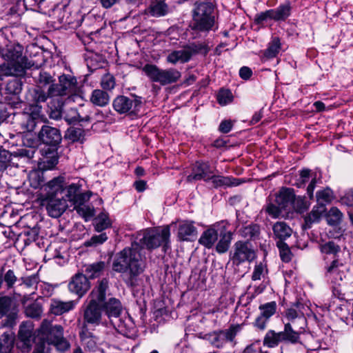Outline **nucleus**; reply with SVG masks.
<instances>
[{"label":"nucleus","instance_id":"f257e3e1","mask_svg":"<svg viewBox=\"0 0 353 353\" xmlns=\"http://www.w3.org/2000/svg\"><path fill=\"white\" fill-rule=\"evenodd\" d=\"M145 261L140 250L135 246L127 247L117 252L112 261V269L121 273L123 280L129 287L137 285L138 276L144 271Z\"/></svg>","mask_w":353,"mask_h":353},{"label":"nucleus","instance_id":"f03ea898","mask_svg":"<svg viewBox=\"0 0 353 353\" xmlns=\"http://www.w3.org/2000/svg\"><path fill=\"white\" fill-rule=\"evenodd\" d=\"M3 39L5 43L0 45V54L5 62L0 65V79L8 76H22L32 64L23 55L22 46Z\"/></svg>","mask_w":353,"mask_h":353},{"label":"nucleus","instance_id":"7ed1b4c3","mask_svg":"<svg viewBox=\"0 0 353 353\" xmlns=\"http://www.w3.org/2000/svg\"><path fill=\"white\" fill-rule=\"evenodd\" d=\"M109 289V279L103 278L98 281L88 297V304L83 312L84 321L88 324L98 325L102 319V309L100 303L104 300Z\"/></svg>","mask_w":353,"mask_h":353},{"label":"nucleus","instance_id":"20e7f679","mask_svg":"<svg viewBox=\"0 0 353 353\" xmlns=\"http://www.w3.org/2000/svg\"><path fill=\"white\" fill-rule=\"evenodd\" d=\"M170 236V227L168 225L162 229L148 228L140 230L132 236V246H135L139 250L146 248L152 250L163 246L165 250L169 243Z\"/></svg>","mask_w":353,"mask_h":353},{"label":"nucleus","instance_id":"39448f33","mask_svg":"<svg viewBox=\"0 0 353 353\" xmlns=\"http://www.w3.org/2000/svg\"><path fill=\"white\" fill-rule=\"evenodd\" d=\"M215 26V12L212 3L196 1L192 11V20L190 23L192 30L208 32Z\"/></svg>","mask_w":353,"mask_h":353},{"label":"nucleus","instance_id":"423d86ee","mask_svg":"<svg viewBox=\"0 0 353 353\" xmlns=\"http://www.w3.org/2000/svg\"><path fill=\"white\" fill-rule=\"evenodd\" d=\"M142 71L153 82L159 83L161 85L172 84L181 78V72L174 68L160 69L153 64H146Z\"/></svg>","mask_w":353,"mask_h":353},{"label":"nucleus","instance_id":"0eeeda50","mask_svg":"<svg viewBox=\"0 0 353 353\" xmlns=\"http://www.w3.org/2000/svg\"><path fill=\"white\" fill-rule=\"evenodd\" d=\"M299 340V332L294 330L290 323H285L284 330L282 332H276L272 330L268 331L263 339V344L268 347H274L281 341L296 343Z\"/></svg>","mask_w":353,"mask_h":353},{"label":"nucleus","instance_id":"6e6552de","mask_svg":"<svg viewBox=\"0 0 353 353\" xmlns=\"http://www.w3.org/2000/svg\"><path fill=\"white\" fill-rule=\"evenodd\" d=\"M208 51L209 48L205 43H194L184 47L181 50L172 52L167 57V61L172 64H176L178 62L185 63L188 62L193 55L198 53L206 54Z\"/></svg>","mask_w":353,"mask_h":353},{"label":"nucleus","instance_id":"1a4fd4ad","mask_svg":"<svg viewBox=\"0 0 353 353\" xmlns=\"http://www.w3.org/2000/svg\"><path fill=\"white\" fill-rule=\"evenodd\" d=\"M100 304L102 310L110 320L113 326L122 331L124 325L120 319V315L123 311V305L120 300L114 297L106 299L105 297Z\"/></svg>","mask_w":353,"mask_h":353},{"label":"nucleus","instance_id":"9d476101","mask_svg":"<svg viewBox=\"0 0 353 353\" xmlns=\"http://www.w3.org/2000/svg\"><path fill=\"white\" fill-rule=\"evenodd\" d=\"M347 269L345 263L342 259L336 258L325 266V276L331 283L340 285L346 276Z\"/></svg>","mask_w":353,"mask_h":353},{"label":"nucleus","instance_id":"9b49d317","mask_svg":"<svg viewBox=\"0 0 353 353\" xmlns=\"http://www.w3.org/2000/svg\"><path fill=\"white\" fill-rule=\"evenodd\" d=\"M112 105L119 114H136L141 108V101L138 98L119 96L114 99Z\"/></svg>","mask_w":353,"mask_h":353},{"label":"nucleus","instance_id":"f8f14e48","mask_svg":"<svg viewBox=\"0 0 353 353\" xmlns=\"http://www.w3.org/2000/svg\"><path fill=\"white\" fill-rule=\"evenodd\" d=\"M43 203L48 215L52 218L61 216L68 208L67 200L63 196H45Z\"/></svg>","mask_w":353,"mask_h":353},{"label":"nucleus","instance_id":"ddd939ff","mask_svg":"<svg viewBox=\"0 0 353 353\" xmlns=\"http://www.w3.org/2000/svg\"><path fill=\"white\" fill-rule=\"evenodd\" d=\"M254 251L247 242L237 241L234 245V251L231 253L233 263L239 265L245 261H252L255 258Z\"/></svg>","mask_w":353,"mask_h":353},{"label":"nucleus","instance_id":"4468645a","mask_svg":"<svg viewBox=\"0 0 353 353\" xmlns=\"http://www.w3.org/2000/svg\"><path fill=\"white\" fill-rule=\"evenodd\" d=\"M39 333L41 335V339L37 344H41L43 341H56L62 338L63 329L61 325H52L50 321L44 319L39 329Z\"/></svg>","mask_w":353,"mask_h":353},{"label":"nucleus","instance_id":"2eb2a0df","mask_svg":"<svg viewBox=\"0 0 353 353\" xmlns=\"http://www.w3.org/2000/svg\"><path fill=\"white\" fill-rule=\"evenodd\" d=\"M290 15V6L281 5L275 9L268 10L261 12L256 16L255 21L257 23H262L268 19L276 21L284 20Z\"/></svg>","mask_w":353,"mask_h":353},{"label":"nucleus","instance_id":"dca6fc26","mask_svg":"<svg viewBox=\"0 0 353 353\" xmlns=\"http://www.w3.org/2000/svg\"><path fill=\"white\" fill-rule=\"evenodd\" d=\"M90 288V283L87 276L81 273H77L72 276L68 284L69 290L78 295L83 296Z\"/></svg>","mask_w":353,"mask_h":353},{"label":"nucleus","instance_id":"f3484780","mask_svg":"<svg viewBox=\"0 0 353 353\" xmlns=\"http://www.w3.org/2000/svg\"><path fill=\"white\" fill-rule=\"evenodd\" d=\"M213 170L207 162H196L192 168V172L187 176L188 182L204 179L209 181Z\"/></svg>","mask_w":353,"mask_h":353},{"label":"nucleus","instance_id":"a211bd4d","mask_svg":"<svg viewBox=\"0 0 353 353\" xmlns=\"http://www.w3.org/2000/svg\"><path fill=\"white\" fill-rule=\"evenodd\" d=\"M197 229L192 221H181L178 224L177 236L180 241H192L197 236Z\"/></svg>","mask_w":353,"mask_h":353},{"label":"nucleus","instance_id":"6ab92c4d","mask_svg":"<svg viewBox=\"0 0 353 353\" xmlns=\"http://www.w3.org/2000/svg\"><path fill=\"white\" fill-rule=\"evenodd\" d=\"M223 223H216L205 230L200 236L199 243L207 248H211L218 239L219 230Z\"/></svg>","mask_w":353,"mask_h":353},{"label":"nucleus","instance_id":"aec40b11","mask_svg":"<svg viewBox=\"0 0 353 353\" xmlns=\"http://www.w3.org/2000/svg\"><path fill=\"white\" fill-rule=\"evenodd\" d=\"M69 348V343L63 339L52 341H43L41 344H37V350L34 353H48L54 350L65 352Z\"/></svg>","mask_w":353,"mask_h":353},{"label":"nucleus","instance_id":"412c9836","mask_svg":"<svg viewBox=\"0 0 353 353\" xmlns=\"http://www.w3.org/2000/svg\"><path fill=\"white\" fill-rule=\"evenodd\" d=\"M39 139L45 144L57 145L61 140L59 130L55 128L43 125L39 133Z\"/></svg>","mask_w":353,"mask_h":353},{"label":"nucleus","instance_id":"4be33fe9","mask_svg":"<svg viewBox=\"0 0 353 353\" xmlns=\"http://www.w3.org/2000/svg\"><path fill=\"white\" fill-rule=\"evenodd\" d=\"M145 12L151 17H161L168 14L170 8L165 0H152Z\"/></svg>","mask_w":353,"mask_h":353},{"label":"nucleus","instance_id":"5701e85b","mask_svg":"<svg viewBox=\"0 0 353 353\" xmlns=\"http://www.w3.org/2000/svg\"><path fill=\"white\" fill-rule=\"evenodd\" d=\"M219 235L221 239L216 245V250L220 254L225 253L229 249L232 240V232L227 230L226 223L224 222L222 224Z\"/></svg>","mask_w":353,"mask_h":353},{"label":"nucleus","instance_id":"b1692460","mask_svg":"<svg viewBox=\"0 0 353 353\" xmlns=\"http://www.w3.org/2000/svg\"><path fill=\"white\" fill-rule=\"evenodd\" d=\"M77 305L74 301H62L52 299L50 303V311L54 315H61L73 310Z\"/></svg>","mask_w":353,"mask_h":353},{"label":"nucleus","instance_id":"393cba45","mask_svg":"<svg viewBox=\"0 0 353 353\" xmlns=\"http://www.w3.org/2000/svg\"><path fill=\"white\" fill-rule=\"evenodd\" d=\"M274 239L276 242H284L292 233V229L283 221L276 222L272 227Z\"/></svg>","mask_w":353,"mask_h":353},{"label":"nucleus","instance_id":"a878e982","mask_svg":"<svg viewBox=\"0 0 353 353\" xmlns=\"http://www.w3.org/2000/svg\"><path fill=\"white\" fill-rule=\"evenodd\" d=\"M294 201V194L293 190L290 188H282L275 197V203L280 208H285Z\"/></svg>","mask_w":353,"mask_h":353},{"label":"nucleus","instance_id":"bb28decb","mask_svg":"<svg viewBox=\"0 0 353 353\" xmlns=\"http://www.w3.org/2000/svg\"><path fill=\"white\" fill-rule=\"evenodd\" d=\"M64 178L63 176L54 177L44 185L46 192L45 196H58L63 190Z\"/></svg>","mask_w":353,"mask_h":353},{"label":"nucleus","instance_id":"cd10ccee","mask_svg":"<svg viewBox=\"0 0 353 353\" xmlns=\"http://www.w3.org/2000/svg\"><path fill=\"white\" fill-rule=\"evenodd\" d=\"M285 318L288 321V323H290L292 327L294 325L295 328L303 329L305 325L306 319L303 312H297L295 309H288L285 312Z\"/></svg>","mask_w":353,"mask_h":353},{"label":"nucleus","instance_id":"c85d7f7f","mask_svg":"<svg viewBox=\"0 0 353 353\" xmlns=\"http://www.w3.org/2000/svg\"><path fill=\"white\" fill-rule=\"evenodd\" d=\"M34 330L33 323L30 321L23 322L19 326V339L23 342L24 345H30L31 338Z\"/></svg>","mask_w":353,"mask_h":353},{"label":"nucleus","instance_id":"c756f323","mask_svg":"<svg viewBox=\"0 0 353 353\" xmlns=\"http://www.w3.org/2000/svg\"><path fill=\"white\" fill-rule=\"evenodd\" d=\"M79 185L76 183H72L67 188L66 196L72 205L85 201L86 195L79 193Z\"/></svg>","mask_w":353,"mask_h":353},{"label":"nucleus","instance_id":"7c9ffc66","mask_svg":"<svg viewBox=\"0 0 353 353\" xmlns=\"http://www.w3.org/2000/svg\"><path fill=\"white\" fill-rule=\"evenodd\" d=\"M61 90L65 92V94H70L76 90L77 80L70 75L63 74L59 78Z\"/></svg>","mask_w":353,"mask_h":353},{"label":"nucleus","instance_id":"2f4dec72","mask_svg":"<svg viewBox=\"0 0 353 353\" xmlns=\"http://www.w3.org/2000/svg\"><path fill=\"white\" fill-rule=\"evenodd\" d=\"M326 208L323 205L314 206L310 214L305 216V225L310 228L311 225L320 221L322 215L325 212Z\"/></svg>","mask_w":353,"mask_h":353},{"label":"nucleus","instance_id":"473e14b6","mask_svg":"<svg viewBox=\"0 0 353 353\" xmlns=\"http://www.w3.org/2000/svg\"><path fill=\"white\" fill-rule=\"evenodd\" d=\"M90 100L94 105L104 107L109 103L110 96L106 92L96 89L92 91Z\"/></svg>","mask_w":353,"mask_h":353},{"label":"nucleus","instance_id":"72a5a7b5","mask_svg":"<svg viewBox=\"0 0 353 353\" xmlns=\"http://www.w3.org/2000/svg\"><path fill=\"white\" fill-rule=\"evenodd\" d=\"M106 268L104 261H97L85 266V272L90 279L100 276Z\"/></svg>","mask_w":353,"mask_h":353},{"label":"nucleus","instance_id":"f704fd0d","mask_svg":"<svg viewBox=\"0 0 353 353\" xmlns=\"http://www.w3.org/2000/svg\"><path fill=\"white\" fill-rule=\"evenodd\" d=\"M81 347L74 353H83V352H95L97 350V343L92 335H81Z\"/></svg>","mask_w":353,"mask_h":353},{"label":"nucleus","instance_id":"c9c22d12","mask_svg":"<svg viewBox=\"0 0 353 353\" xmlns=\"http://www.w3.org/2000/svg\"><path fill=\"white\" fill-rule=\"evenodd\" d=\"M63 101L61 99H53L48 103L50 108L49 116L51 119L58 120L61 119Z\"/></svg>","mask_w":353,"mask_h":353},{"label":"nucleus","instance_id":"e433bc0d","mask_svg":"<svg viewBox=\"0 0 353 353\" xmlns=\"http://www.w3.org/2000/svg\"><path fill=\"white\" fill-rule=\"evenodd\" d=\"M316 197L318 205H323L325 207L326 204L332 202L334 196L333 191L330 188L327 187L317 191Z\"/></svg>","mask_w":353,"mask_h":353},{"label":"nucleus","instance_id":"4c0bfd02","mask_svg":"<svg viewBox=\"0 0 353 353\" xmlns=\"http://www.w3.org/2000/svg\"><path fill=\"white\" fill-rule=\"evenodd\" d=\"M14 340L12 333H3L0 337V353H10L14 345Z\"/></svg>","mask_w":353,"mask_h":353},{"label":"nucleus","instance_id":"58836bf2","mask_svg":"<svg viewBox=\"0 0 353 353\" xmlns=\"http://www.w3.org/2000/svg\"><path fill=\"white\" fill-rule=\"evenodd\" d=\"M85 135L84 130L72 127L67 130L65 137L72 142L83 143L85 139Z\"/></svg>","mask_w":353,"mask_h":353},{"label":"nucleus","instance_id":"ea45409f","mask_svg":"<svg viewBox=\"0 0 353 353\" xmlns=\"http://www.w3.org/2000/svg\"><path fill=\"white\" fill-rule=\"evenodd\" d=\"M210 180L212 181L214 187L218 188L221 186H235L239 183L236 182V179L230 177H225L221 176H216L213 174H211Z\"/></svg>","mask_w":353,"mask_h":353},{"label":"nucleus","instance_id":"a19ab883","mask_svg":"<svg viewBox=\"0 0 353 353\" xmlns=\"http://www.w3.org/2000/svg\"><path fill=\"white\" fill-rule=\"evenodd\" d=\"M112 225L109 216L105 212L100 213L95 220V230L97 232H101Z\"/></svg>","mask_w":353,"mask_h":353},{"label":"nucleus","instance_id":"79ce46f5","mask_svg":"<svg viewBox=\"0 0 353 353\" xmlns=\"http://www.w3.org/2000/svg\"><path fill=\"white\" fill-rule=\"evenodd\" d=\"M281 50V43L279 38H274L269 43L268 48L264 52V56L267 59L275 57Z\"/></svg>","mask_w":353,"mask_h":353},{"label":"nucleus","instance_id":"37998d69","mask_svg":"<svg viewBox=\"0 0 353 353\" xmlns=\"http://www.w3.org/2000/svg\"><path fill=\"white\" fill-rule=\"evenodd\" d=\"M65 119L69 123H72L80 121H88L90 117L88 115L81 117L75 108H70L67 111Z\"/></svg>","mask_w":353,"mask_h":353},{"label":"nucleus","instance_id":"c03bdc74","mask_svg":"<svg viewBox=\"0 0 353 353\" xmlns=\"http://www.w3.org/2000/svg\"><path fill=\"white\" fill-rule=\"evenodd\" d=\"M73 205L74 209L77 210V213L86 220L92 218L94 215V208L85 205L84 202H81V203H75Z\"/></svg>","mask_w":353,"mask_h":353},{"label":"nucleus","instance_id":"a18cd8bd","mask_svg":"<svg viewBox=\"0 0 353 353\" xmlns=\"http://www.w3.org/2000/svg\"><path fill=\"white\" fill-rule=\"evenodd\" d=\"M204 339L209 341L212 345L216 347H222L225 343L223 336L222 335V331L219 332H214L205 334Z\"/></svg>","mask_w":353,"mask_h":353},{"label":"nucleus","instance_id":"49530a36","mask_svg":"<svg viewBox=\"0 0 353 353\" xmlns=\"http://www.w3.org/2000/svg\"><path fill=\"white\" fill-rule=\"evenodd\" d=\"M342 212L336 207L331 208L327 214V223L331 225L339 224L342 221Z\"/></svg>","mask_w":353,"mask_h":353},{"label":"nucleus","instance_id":"de8ad7c7","mask_svg":"<svg viewBox=\"0 0 353 353\" xmlns=\"http://www.w3.org/2000/svg\"><path fill=\"white\" fill-rule=\"evenodd\" d=\"M21 82L19 79L9 81L5 88V93L17 97L21 91Z\"/></svg>","mask_w":353,"mask_h":353},{"label":"nucleus","instance_id":"09e8293b","mask_svg":"<svg viewBox=\"0 0 353 353\" xmlns=\"http://www.w3.org/2000/svg\"><path fill=\"white\" fill-rule=\"evenodd\" d=\"M42 312L41 305L37 302H33L25 307L26 315L30 318H39Z\"/></svg>","mask_w":353,"mask_h":353},{"label":"nucleus","instance_id":"8fccbe9b","mask_svg":"<svg viewBox=\"0 0 353 353\" xmlns=\"http://www.w3.org/2000/svg\"><path fill=\"white\" fill-rule=\"evenodd\" d=\"M233 99V94L229 90L221 89L219 90L216 96L218 103L222 106L232 103Z\"/></svg>","mask_w":353,"mask_h":353},{"label":"nucleus","instance_id":"3c124183","mask_svg":"<svg viewBox=\"0 0 353 353\" xmlns=\"http://www.w3.org/2000/svg\"><path fill=\"white\" fill-rule=\"evenodd\" d=\"M276 246L279 248L281 260L283 262H289L292 259V252L289 246L285 242L281 241L276 242Z\"/></svg>","mask_w":353,"mask_h":353},{"label":"nucleus","instance_id":"603ef678","mask_svg":"<svg viewBox=\"0 0 353 353\" xmlns=\"http://www.w3.org/2000/svg\"><path fill=\"white\" fill-rule=\"evenodd\" d=\"M276 304L275 302H270L263 305H261L259 306V310L261 313V315L265 317L266 319H270L272 315L274 314L276 312Z\"/></svg>","mask_w":353,"mask_h":353},{"label":"nucleus","instance_id":"864d4df0","mask_svg":"<svg viewBox=\"0 0 353 353\" xmlns=\"http://www.w3.org/2000/svg\"><path fill=\"white\" fill-rule=\"evenodd\" d=\"M320 250L321 252L323 254H334V256H336L337 258H339L337 254L340 251V248L332 241H329L326 243L321 245Z\"/></svg>","mask_w":353,"mask_h":353},{"label":"nucleus","instance_id":"5fc2aeb1","mask_svg":"<svg viewBox=\"0 0 353 353\" xmlns=\"http://www.w3.org/2000/svg\"><path fill=\"white\" fill-rule=\"evenodd\" d=\"M241 330V325H236L231 326L225 331H222V335L223 336L224 341H232Z\"/></svg>","mask_w":353,"mask_h":353},{"label":"nucleus","instance_id":"6e6d98bb","mask_svg":"<svg viewBox=\"0 0 353 353\" xmlns=\"http://www.w3.org/2000/svg\"><path fill=\"white\" fill-rule=\"evenodd\" d=\"M108 239L106 233H101L99 235H94L91 239L84 243V245L87 247L89 246H97L103 243Z\"/></svg>","mask_w":353,"mask_h":353},{"label":"nucleus","instance_id":"4d7b16f0","mask_svg":"<svg viewBox=\"0 0 353 353\" xmlns=\"http://www.w3.org/2000/svg\"><path fill=\"white\" fill-rule=\"evenodd\" d=\"M115 79L110 74H106L103 76L101 81V85L103 90H111L115 87Z\"/></svg>","mask_w":353,"mask_h":353},{"label":"nucleus","instance_id":"13d9d810","mask_svg":"<svg viewBox=\"0 0 353 353\" xmlns=\"http://www.w3.org/2000/svg\"><path fill=\"white\" fill-rule=\"evenodd\" d=\"M65 92H62L61 90L60 82L58 83H54L49 86L48 88V96L50 98L53 99H61L60 97L64 96Z\"/></svg>","mask_w":353,"mask_h":353},{"label":"nucleus","instance_id":"bf43d9fd","mask_svg":"<svg viewBox=\"0 0 353 353\" xmlns=\"http://www.w3.org/2000/svg\"><path fill=\"white\" fill-rule=\"evenodd\" d=\"M3 281L6 283L8 288H11L13 287L14 284L17 281V276H15L13 270H9L6 272L3 277Z\"/></svg>","mask_w":353,"mask_h":353},{"label":"nucleus","instance_id":"052dcab7","mask_svg":"<svg viewBox=\"0 0 353 353\" xmlns=\"http://www.w3.org/2000/svg\"><path fill=\"white\" fill-rule=\"evenodd\" d=\"M266 272V267L263 263H260L255 265L254 272L252 273V279L254 281L260 280L261 276Z\"/></svg>","mask_w":353,"mask_h":353},{"label":"nucleus","instance_id":"680f3d73","mask_svg":"<svg viewBox=\"0 0 353 353\" xmlns=\"http://www.w3.org/2000/svg\"><path fill=\"white\" fill-rule=\"evenodd\" d=\"M11 299L8 297L0 298V316L8 313L11 305Z\"/></svg>","mask_w":353,"mask_h":353},{"label":"nucleus","instance_id":"e2e57ef3","mask_svg":"<svg viewBox=\"0 0 353 353\" xmlns=\"http://www.w3.org/2000/svg\"><path fill=\"white\" fill-rule=\"evenodd\" d=\"M282 210L283 209L280 208L279 205L273 203H269L266 207V212L273 218H277Z\"/></svg>","mask_w":353,"mask_h":353},{"label":"nucleus","instance_id":"0e129e2a","mask_svg":"<svg viewBox=\"0 0 353 353\" xmlns=\"http://www.w3.org/2000/svg\"><path fill=\"white\" fill-rule=\"evenodd\" d=\"M23 283L28 288H35L39 283V277L36 274L24 277Z\"/></svg>","mask_w":353,"mask_h":353},{"label":"nucleus","instance_id":"69168bd1","mask_svg":"<svg viewBox=\"0 0 353 353\" xmlns=\"http://www.w3.org/2000/svg\"><path fill=\"white\" fill-rule=\"evenodd\" d=\"M294 201V208L300 213L304 212L309 208V204L303 199L299 198Z\"/></svg>","mask_w":353,"mask_h":353},{"label":"nucleus","instance_id":"338daca9","mask_svg":"<svg viewBox=\"0 0 353 353\" xmlns=\"http://www.w3.org/2000/svg\"><path fill=\"white\" fill-rule=\"evenodd\" d=\"M311 170L309 169H303L300 171V177L298 185L300 187L307 182L311 176Z\"/></svg>","mask_w":353,"mask_h":353},{"label":"nucleus","instance_id":"774afa93","mask_svg":"<svg viewBox=\"0 0 353 353\" xmlns=\"http://www.w3.org/2000/svg\"><path fill=\"white\" fill-rule=\"evenodd\" d=\"M342 204L353 207V190L347 191L341 199Z\"/></svg>","mask_w":353,"mask_h":353}]
</instances>
